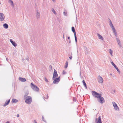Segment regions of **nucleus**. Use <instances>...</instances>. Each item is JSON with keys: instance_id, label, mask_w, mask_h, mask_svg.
I'll return each mask as SVG.
<instances>
[{"instance_id": "nucleus-29", "label": "nucleus", "mask_w": 123, "mask_h": 123, "mask_svg": "<svg viewBox=\"0 0 123 123\" xmlns=\"http://www.w3.org/2000/svg\"><path fill=\"white\" fill-rule=\"evenodd\" d=\"M111 63L114 67L116 66L113 62H111Z\"/></svg>"}, {"instance_id": "nucleus-35", "label": "nucleus", "mask_w": 123, "mask_h": 123, "mask_svg": "<svg viewBox=\"0 0 123 123\" xmlns=\"http://www.w3.org/2000/svg\"><path fill=\"white\" fill-rule=\"evenodd\" d=\"M26 60H27L28 61H29V58L28 57H27L26 58Z\"/></svg>"}, {"instance_id": "nucleus-32", "label": "nucleus", "mask_w": 123, "mask_h": 123, "mask_svg": "<svg viewBox=\"0 0 123 123\" xmlns=\"http://www.w3.org/2000/svg\"><path fill=\"white\" fill-rule=\"evenodd\" d=\"M42 120L44 122H46L45 120L44 119V118L43 116L42 117Z\"/></svg>"}, {"instance_id": "nucleus-27", "label": "nucleus", "mask_w": 123, "mask_h": 123, "mask_svg": "<svg viewBox=\"0 0 123 123\" xmlns=\"http://www.w3.org/2000/svg\"><path fill=\"white\" fill-rule=\"evenodd\" d=\"M110 24H110V27H111L113 26L112 23L111 21L110 20Z\"/></svg>"}, {"instance_id": "nucleus-36", "label": "nucleus", "mask_w": 123, "mask_h": 123, "mask_svg": "<svg viewBox=\"0 0 123 123\" xmlns=\"http://www.w3.org/2000/svg\"><path fill=\"white\" fill-rule=\"evenodd\" d=\"M114 35H115L116 36V37H117V32L114 33Z\"/></svg>"}, {"instance_id": "nucleus-3", "label": "nucleus", "mask_w": 123, "mask_h": 123, "mask_svg": "<svg viewBox=\"0 0 123 123\" xmlns=\"http://www.w3.org/2000/svg\"><path fill=\"white\" fill-rule=\"evenodd\" d=\"M32 98L29 96H27L26 98V100L25 102L27 104H30L32 101Z\"/></svg>"}, {"instance_id": "nucleus-14", "label": "nucleus", "mask_w": 123, "mask_h": 123, "mask_svg": "<svg viewBox=\"0 0 123 123\" xmlns=\"http://www.w3.org/2000/svg\"><path fill=\"white\" fill-rule=\"evenodd\" d=\"M10 41L13 46L14 47H16L17 46V44L14 41H13L11 39H10Z\"/></svg>"}, {"instance_id": "nucleus-21", "label": "nucleus", "mask_w": 123, "mask_h": 123, "mask_svg": "<svg viewBox=\"0 0 123 123\" xmlns=\"http://www.w3.org/2000/svg\"><path fill=\"white\" fill-rule=\"evenodd\" d=\"M82 82H83V83L85 87L86 88V89H87V87L86 86V84L85 83V81H84V80H83L82 81Z\"/></svg>"}, {"instance_id": "nucleus-1", "label": "nucleus", "mask_w": 123, "mask_h": 123, "mask_svg": "<svg viewBox=\"0 0 123 123\" xmlns=\"http://www.w3.org/2000/svg\"><path fill=\"white\" fill-rule=\"evenodd\" d=\"M92 93L93 97L97 98L98 101L100 103L102 104L105 102L104 98L101 96V94L95 91H92Z\"/></svg>"}, {"instance_id": "nucleus-23", "label": "nucleus", "mask_w": 123, "mask_h": 123, "mask_svg": "<svg viewBox=\"0 0 123 123\" xmlns=\"http://www.w3.org/2000/svg\"><path fill=\"white\" fill-rule=\"evenodd\" d=\"M52 11L56 15V12L54 9H52Z\"/></svg>"}, {"instance_id": "nucleus-15", "label": "nucleus", "mask_w": 123, "mask_h": 123, "mask_svg": "<svg viewBox=\"0 0 123 123\" xmlns=\"http://www.w3.org/2000/svg\"><path fill=\"white\" fill-rule=\"evenodd\" d=\"M19 79L20 81L22 82H25L26 81V79L25 78H23L19 77Z\"/></svg>"}, {"instance_id": "nucleus-17", "label": "nucleus", "mask_w": 123, "mask_h": 123, "mask_svg": "<svg viewBox=\"0 0 123 123\" xmlns=\"http://www.w3.org/2000/svg\"><path fill=\"white\" fill-rule=\"evenodd\" d=\"M116 40L119 46L121 47V44L120 43V42L119 39L118 38H117V37H116Z\"/></svg>"}, {"instance_id": "nucleus-30", "label": "nucleus", "mask_w": 123, "mask_h": 123, "mask_svg": "<svg viewBox=\"0 0 123 123\" xmlns=\"http://www.w3.org/2000/svg\"><path fill=\"white\" fill-rule=\"evenodd\" d=\"M114 68L117 69V71H118V72H119V70L118 69V68L116 66Z\"/></svg>"}, {"instance_id": "nucleus-7", "label": "nucleus", "mask_w": 123, "mask_h": 123, "mask_svg": "<svg viewBox=\"0 0 123 123\" xmlns=\"http://www.w3.org/2000/svg\"><path fill=\"white\" fill-rule=\"evenodd\" d=\"M60 77H59L58 78H56L53 79V80H54L53 83L54 84H57L60 80Z\"/></svg>"}, {"instance_id": "nucleus-9", "label": "nucleus", "mask_w": 123, "mask_h": 123, "mask_svg": "<svg viewBox=\"0 0 123 123\" xmlns=\"http://www.w3.org/2000/svg\"><path fill=\"white\" fill-rule=\"evenodd\" d=\"M5 18L4 14L2 13H0V20L1 21H4Z\"/></svg>"}, {"instance_id": "nucleus-42", "label": "nucleus", "mask_w": 123, "mask_h": 123, "mask_svg": "<svg viewBox=\"0 0 123 123\" xmlns=\"http://www.w3.org/2000/svg\"><path fill=\"white\" fill-rule=\"evenodd\" d=\"M6 123H10L9 122V121H7L6 122Z\"/></svg>"}, {"instance_id": "nucleus-39", "label": "nucleus", "mask_w": 123, "mask_h": 123, "mask_svg": "<svg viewBox=\"0 0 123 123\" xmlns=\"http://www.w3.org/2000/svg\"><path fill=\"white\" fill-rule=\"evenodd\" d=\"M35 123H37V121L35 120H34Z\"/></svg>"}, {"instance_id": "nucleus-5", "label": "nucleus", "mask_w": 123, "mask_h": 123, "mask_svg": "<svg viewBox=\"0 0 123 123\" xmlns=\"http://www.w3.org/2000/svg\"><path fill=\"white\" fill-rule=\"evenodd\" d=\"M36 17L37 19H39L40 18V12L38 10H36Z\"/></svg>"}, {"instance_id": "nucleus-24", "label": "nucleus", "mask_w": 123, "mask_h": 123, "mask_svg": "<svg viewBox=\"0 0 123 123\" xmlns=\"http://www.w3.org/2000/svg\"><path fill=\"white\" fill-rule=\"evenodd\" d=\"M68 66V62H66L65 63L64 68H66Z\"/></svg>"}, {"instance_id": "nucleus-20", "label": "nucleus", "mask_w": 123, "mask_h": 123, "mask_svg": "<svg viewBox=\"0 0 123 123\" xmlns=\"http://www.w3.org/2000/svg\"><path fill=\"white\" fill-rule=\"evenodd\" d=\"M109 53H110V54L111 55V56H113V51L111 49H110L109 50Z\"/></svg>"}, {"instance_id": "nucleus-34", "label": "nucleus", "mask_w": 123, "mask_h": 123, "mask_svg": "<svg viewBox=\"0 0 123 123\" xmlns=\"http://www.w3.org/2000/svg\"><path fill=\"white\" fill-rule=\"evenodd\" d=\"M111 28L112 30H114L115 29L113 26L112 27H111Z\"/></svg>"}, {"instance_id": "nucleus-18", "label": "nucleus", "mask_w": 123, "mask_h": 123, "mask_svg": "<svg viewBox=\"0 0 123 123\" xmlns=\"http://www.w3.org/2000/svg\"><path fill=\"white\" fill-rule=\"evenodd\" d=\"M3 26L6 29L8 28V25L6 23L4 24Z\"/></svg>"}, {"instance_id": "nucleus-8", "label": "nucleus", "mask_w": 123, "mask_h": 123, "mask_svg": "<svg viewBox=\"0 0 123 123\" xmlns=\"http://www.w3.org/2000/svg\"><path fill=\"white\" fill-rule=\"evenodd\" d=\"M72 31L74 33V36L75 41L76 42V43L77 41V38L76 37V33L75 32V30L74 27H72Z\"/></svg>"}, {"instance_id": "nucleus-19", "label": "nucleus", "mask_w": 123, "mask_h": 123, "mask_svg": "<svg viewBox=\"0 0 123 123\" xmlns=\"http://www.w3.org/2000/svg\"><path fill=\"white\" fill-rule=\"evenodd\" d=\"M10 100L9 99L8 101H6L5 104L4 105V106H5L6 105H7L9 103Z\"/></svg>"}, {"instance_id": "nucleus-11", "label": "nucleus", "mask_w": 123, "mask_h": 123, "mask_svg": "<svg viewBox=\"0 0 123 123\" xmlns=\"http://www.w3.org/2000/svg\"><path fill=\"white\" fill-rule=\"evenodd\" d=\"M95 121H97V123H102L101 121V118L100 116L99 117L98 119L97 118H96Z\"/></svg>"}, {"instance_id": "nucleus-16", "label": "nucleus", "mask_w": 123, "mask_h": 123, "mask_svg": "<svg viewBox=\"0 0 123 123\" xmlns=\"http://www.w3.org/2000/svg\"><path fill=\"white\" fill-rule=\"evenodd\" d=\"M97 35L98 37V38L99 39L103 40L104 38L101 35L98 33L97 34Z\"/></svg>"}, {"instance_id": "nucleus-10", "label": "nucleus", "mask_w": 123, "mask_h": 123, "mask_svg": "<svg viewBox=\"0 0 123 123\" xmlns=\"http://www.w3.org/2000/svg\"><path fill=\"white\" fill-rule=\"evenodd\" d=\"M58 76V74L57 71L55 69H54V74L53 77V79L55 78Z\"/></svg>"}, {"instance_id": "nucleus-38", "label": "nucleus", "mask_w": 123, "mask_h": 123, "mask_svg": "<svg viewBox=\"0 0 123 123\" xmlns=\"http://www.w3.org/2000/svg\"><path fill=\"white\" fill-rule=\"evenodd\" d=\"M72 56H70V57H69V58L70 59V60H71L72 58Z\"/></svg>"}, {"instance_id": "nucleus-40", "label": "nucleus", "mask_w": 123, "mask_h": 123, "mask_svg": "<svg viewBox=\"0 0 123 123\" xmlns=\"http://www.w3.org/2000/svg\"><path fill=\"white\" fill-rule=\"evenodd\" d=\"M17 116L18 117H19V115L18 114L17 115Z\"/></svg>"}, {"instance_id": "nucleus-44", "label": "nucleus", "mask_w": 123, "mask_h": 123, "mask_svg": "<svg viewBox=\"0 0 123 123\" xmlns=\"http://www.w3.org/2000/svg\"><path fill=\"white\" fill-rule=\"evenodd\" d=\"M71 41L70 40V41H69V43H71Z\"/></svg>"}, {"instance_id": "nucleus-26", "label": "nucleus", "mask_w": 123, "mask_h": 123, "mask_svg": "<svg viewBox=\"0 0 123 123\" xmlns=\"http://www.w3.org/2000/svg\"><path fill=\"white\" fill-rule=\"evenodd\" d=\"M63 14L64 15V16H66L68 15V14H67V12H63Z\"/></svg>"}, {"instance_id": "nucleus-43", "label": "nucleus", "mask_w": 123, "mask_h": 123, "mask_svg": "<svg viewBox=\"0 0 123 123\" xmlns=\"http://www.w3.org/2000/svg\"><path fill=\"white\" fill-rule=\"evenodd\" d=\"M64 34H63V38H64Z\"/></svg>"}, {"instance_id": "nucleus-2", "label": "nucleus", "mask_w": 123, "mask_h": 123, "mask_svg": "<svg viewBox=\"0 0 123 123\" xmlns=\"http://www.w3.org/2000/svg\"><path fill=\"white\" fill-rule=\"evenodd\" d=\"M31 86L33 90L36 92H39V88L35 85H34L33 83H31Z\"/></svg>"}, {"instance_id": "nucleus-25", "label": "nucleus", "mask_w": 123, "mask_h": 123, "mask_svg": "<svg viewBox=\"0 0 123 123\" xmlns=\"http://www.w3.org/2000/svg\"><path fill=\"white\" fill-rule=\"evenodd\" d=\"M52 69V66L51 65H50L49 67V70L51 71Z\"/></svg>"}, {"instance_id": "nucleus-13", "label": "nucleus", "mask_w": 123, "mask_h": 123, "mask_svg": "<svg viewBox=\"0 0 123 123\" xmlns=\"http://www.w3.org/2000/svg\"><path fill=\"white\" fill-rule=\"evenodd\" d=\"M8 2L12 6V7L14 8V5L13 1L11 0H9L8 1Z\"/></svg>"}, {"instance_id": "nucleus-41", "label": "nucleus", "mask_w": 123, "mask_h": 123, "mask_svg": "<svg viewBox=\"0 0 123 123\" xmlns=\"http://www.w3.org/2000/svg\"><path fill=\"white\" fill-rule=\"evenodd\" d=\"M68 39H70V37H68Z\"/></svg>"}, {"instance_id": "nucleus-22", "label": "nucleus", "mask_w": 123, "mask_h": 123, "mask_svg": "<svg viewBox=\"0 0 123 123\" xmlns=\"http://www.w3.org/2000/svg\"><path fill=\"white\" fill-rule=\"evenodd\" d=\"M12 101L14 103H16L18 101V100L16 99H12Z\"/></svg>"}, {"instance_id": "nucleus-37", "label": "nucleus", "mask_w": 123, "mask_h": 123, "mask_svg": "<svg viewBox=\"0 0 123 123\" xmlns=\"http://www.w3.org/2000/svg\"><path fill=\"white\" fill-rule=\"evenodd\" d=\"M113 32H114V33H116V31L115 29V30H113Z\"/></svg>"}, {"instance_id": "nucleus-31", "label": "nucleus", "mask_w": 123, "mask_h": 123, "mask_svg": "<svg viewBox=\"0 0 123 123\" xmlns=\"http://www.w3.org/2000/svg\"><path fill=\"white\" fill-rule=\"evenodd\" d=\"M67 72L65 71L64 70L62 72V74H66Z\"/></svg>"}, {"instance_id": "nucleus-33", "label": "nucleus", "mask_w": 123, "mask_h": 123, "mask_svg": "<svg viewBox=\"0 0 123 123\" xmlns=\"http://www.w3.org/2000/svg\"><path fill=\"white\" fill-rule=\"evenodd\" d=\"M44 79H45V81L46 82H48L49 81H48V80H47V79L46 78H45Z\"/></svg>"}, {"instance_id": "nucleus-12", "label": "nucleus", "mask_w": 123, "mask_h": 123, "mask_svg": "<svg viewBox=\"0 0 123 123\" xmlns=\"http://www.w3.org/2000/svg\"><path fill=\"white\" fill-rule=\"evenodd\" d=\"M85 53L86 55H88L89 52V49L87 47H85Z\"/></svg>"}, {"instance_id": "nucleus-28", "label": "nucleus", "mask_w": 123, "mask_h": 123, "mask_svg": "<svg viewBox=\"0 0 123 123\" xmlns=\"http://www.w3.org/2000/svg\"><path fill=\"white\" fill-rule=\"evenodd\" d=\"M28 92H27L25 93V95H24V97H25L26 96L28 95Z\"/></svg>"}, {"instance_id": "nucleus-4", "label": "nucleus", "mask_w": 123, "mask_h": 123, "mask_svg": "<svg viewBox=\"0 0 123 123\" xmlns=\"http://www.w3.org/2000/svg\"><path fill=\"white\" fill-rule=\"evenodd\" d=\"M112 104L115 110L117 111H119V109L116 103L115 102H112Z\"/></svg>"}, {"instance_id": "nucleus-6", "label": "nucleus", "mask_w": 123, "mask_h": 123, "mask_svg": "<svg viewBox=\"0 0 123 123\" xmlns=\"http://www.w3.org/2000/svg\"><path fill=\"white\" fill-rule=\"evenodd\" d=\"M98 82L100 83H102L103 82V79L102 77L100 75L98 76Z\"/></svg>"}]
</instances>
